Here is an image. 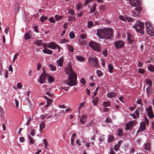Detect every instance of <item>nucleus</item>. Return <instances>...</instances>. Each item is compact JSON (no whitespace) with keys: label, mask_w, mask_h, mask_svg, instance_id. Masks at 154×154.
Returning <instances> with one entry per match:
<instances>
[{"label":"nucleus","mask_w":154,"mask_h":154,"mask_svg":"<svg viewBox=\"0 0 154 154\" xmlns=\"http://www.w3.org/2000/svg\"><path fill=\"white\" fill-rule=\"evenodd\" d=\"M85 105V103L84 102H82L79 105V112H80L79 109L82 107L84 106Z\"/></svg>","instance_id":"obj_59"},{"label":"nucleus","mask_w":154,"mask_h":154,"mask_svg":"<svg viewBox=\"0 0 154 154\" xmlns=\"http://www.w3.org/2000/svg\"><path fill=\"white\" fill-rule=\"evenodd\" d=\"M127 34L128 40V41L129 44L132 45L134 42V41L133 38V36L129 32H128Z\"/></svg>","instance_id":"obj_7"},{"label":"nucleus","mask_w":154,"mask_h":154,"mask_svg":"<svg viewBox=\"0 0 154 154\" xmlns=\"http://www.w3.org/2000/svg\"><path fill=\"white\" fill-rule=\"evenodd\" d=\"M27 121L26 124V125H28V124L30 122L31 120L30 116L28 117L27 118Z\"/></svg>","instance_id":"obj_57"},{"label":"nucleus","mask_w":154,"mask_h":154,"mask_svg":"<svg viewBox=\"0 0 154 154\" xmlns=\"http://www.w3.org/2000/svg\"><path fill=\"white\" fill-rule=\"evenodd\" d=\"M89 63L95 67L97 66L98 65V61L97 58L94 56H91L88 58Z\"/></svg>","instance_id":"obj_5"},{"label":"nucleus","mask_w":154,"mask_h":154,"mask_svg":"<svg viewBox=\"0 0 154 154\" xmlns=\"http://www.w3.org/2000/svg\"><path fill=\"white\" fill-rule=\"evenodd\" d=\"M64 59L63 57H61L58 60L56 63L58 66H60L62 67L63 66V62Z\"/></svg>","instance_id":"obj_13"},{"label":"nucleus","mask_w":154,"mask_h":154,"mask_svg":"<svg viewBox=\"0 0 154 154\" xmlns=\"http://www.w3.org/2000/svg\"><path fill=\"white\" fill-rule=\"evenodd\" d=\"M122 142L123 141L122 140H120L118 142V144L117 145L116 144V151L118 149L119 147H120Z\"/></svg>","instance_id":"obj_39"},{"label":"nucleus","mask_w":154,"mask_h":154,"mask_svg":"<svg viewBox=\"0 0 154 154\" xmlns=\"http://www.w3.org/2000/svg\"><path fill=\"white\" fill-rule=\"evenodd\" d=\"M43 52L45 54H51L52 53V51L46 48H45L43 50Z\"/></svg>","instance_id":"obj_16"},{"label":"nucleus","mask_w":154,"mask_h":154,"mask_svg":"<svg viewBox=\"0 0 154 154\" xmlns=\"http://www.w3.org/2000/svg\"><path fill=\"white\" fill-rule=\"evenodd\" d=\"M89 46L97 52H100L101 51V48L99 45L91 41L89 43Z\"/></svg>","instance_id":"obj_4"},{"label":"nucleus","mask_w":154,"mask_h":154,"mask_svg":"<svg viewBox=\"0 0 154 154\" xmlns=\"http://www.w3.org/2000/svg\"><path fill=\"white\" fill-rule=\"evenodd\" d=\"M148 70L152 72H154V66L152 65H149L148 67Z\"/></svg>","instance_id":"obj_27"},{"label":"nucleus","mask_w":154,"mask_h":154,"mask_svg":"<svg viewBox=\"0 0 154 154\" xmlns=\"http://www.w3.org/2000/svg\"><path fill=\"white\" fill-rule=\"evenodd\" d=\"M82 6V5L81 3H79L76 5V8L78 10L80 9Z\"/></svg>","instance_id":"obj_53"},{"label":"nucleus","mask_w":154,"mask_h":154,"mask_svg":"<svg viewBox=\"0 0 154 154\" xmlns=\"http://www.w3.org/2000/svg\"><path fill=\"white\" fill-rule=\"evenodd\" d=\"M132 28H134L137 32H140L141 35L144 34V31L143 30L144 28V24L143 22H140L139 23L133 26Z\"/></svg>","instance_id":"obj_3"},{"label":"nucleus","mask_w":154,"mask_h":154,"mask_svg":"<svg viewBox=\"0 0 154 154\" xmlns=\"http://www.w3.org/2000/svg\"><path fill=\"white\" fill-rule=\"evenodd\" d=\"M123 130L121 129H119L117 131V134L119 137H121L122 134Z\"/></svg>","instance_id":"obj_20"},{"label":"nucleus","mask_w":154,"mask_h":154,"mask_svg":"<svg viewBox=\"0 0 154 154\" xmlns=\"http://www.w3.org/2000/svg\"><path fill=\"white\" fill-rule=\"evenodd\" d=\"M114 139V137L112 135H110L108 138V142H111Z\"/></svg>","instance_id":"obj_41"},{"label":"nucleus","mask_w":154,"mask_h":154,"mask_svg":"<svg viewBox=\"0 0 154 154\" xmlns=\"http://www.w3.org/2000/svg\"><path fill=\"white\" fill-rule=\"evenodd\" d=\"M4 115L3 110L2 107L0 106V117L2 118Z\"/></svg>","instance_id":"obj_44"},{"label":"nucleus","mask_w":154,"mask_h":154,"mask_svg":"<svg viewBox=\"0 0 154 154\" xmlns=\"http://www.w3.org/2000/svg\"><path fill=\"white\" fill-rule=\"evenodd\" d=\"M47 19L48 17H45L42 16L40 18V20L42 22H43L45 20H47Z\"/></svg>","instance_id":"obj_47"},{"label":"nucleus","mask_w":154,"mask_h":154,"mask_svg":"<svg viewBox=\"0 0 154 154\" xmlns=\"http://www.w3.org/2000/svg\"><path fill=\"white\" fill-rule=\"evenodd\" d=\"M148 34L151 36L154 35V28L152 27H150L148 29L146 30Z\"/></svg>","instance_id":"obj_11"},{"label":"nucleus","mask_w":154,"mask_h":154,"mask_svg":"<svg viewBox=\"0 0 154 154\" xmlns=\"http://www.w3.org/2000/svg\"><path fill=\"white\" fill-rule=\"evenodd\" d=\"M35 130L34 129H31V130L30 134L32 136H34L35 134Z\"/></svg>","instance_id":"obj_61"},{"label":"nucleus","mask_w":154,"mask_h":154,"mask_svg":"<svg viewBox=\"0 0 154 154\" xmlns=\"http://www.w3.org/2000/svg\"><path fill=\"white\" fill-rule=\"evenodd\" d=\"M47 78L48 79L49 83L50 84H51V82L54 81V79L53 77L52 76H50L49 75V76H48Z\"/></svg>","instance_id":"obj_26"},{"label":"nucleus","mask_w":154,"mask_h":154,"mask_svg":"<svg viewBox=\"0 0 154 154\" xmlns=\"http://www.w3.org/2000/svg\"><path fill=\"white\" fill-rule=\"evenodd\" d=\"M69 14H70L72 15H74V14H75V12L74 11H73L72 9H70L69 10Z\"/></svg>","instance_id":"obj_60"},{"label":"nucleus","mask_w":154,"mask_h":154,"mask_svg":"<svg viewBox=\"0 0 154 154\" xmlns=\"http://www.w3.org/2000/svg\"><path fill=\"white\" fill-rule=\"evenodd\" d=\"M42 75V77L44 78V79L45 80L47 78H48L49 75L48 73H45L44 72H43V73L41 75Z\"/></svg>","instance_id":"obj_30"},{"label":"nucleus","mask_w":154,"mask_h":154,"mask_svg":"<svg viewBox=\"0 0 154 154\" xmlns=\"http://www.w3.org/2000/svg\"><path fill=\"white\" fill-rule=\"evenodd\" d=\"M124 45V43L123 41H119L116 42V49L123 47Z\"/></svg>","instance_id":"obj_9"},{"label":"nucleus","mask_w":154,"mask_h":154,"mask_svg":"<svg viewBox=\"0 0 154 154\" xmlns=\"http://www.w3.org/2000/svg\"><path fill=\"white\" fill-rule=\"evenodd\" d=\"M69 36L70 38L73 39L75 37V35L73 31H71L69 33Z\"/></svg>","instance_id":"obj_37"},{"label":"nucleus","mask_w":154,"mask_h":154,"mask_svg":"<svg viewBox=\"0 0 154 154\" xmlns=\"http://www.w3.org/2000/svg\"><path fill=\"white\" fill-rule=\"evenodd\" d=\"M113 66L112 65L110 64H109L108 66V69L110 73H112V70L113 69Z\"/></svg>","instance_id":"obj_34"},{"label":"nucleus","mask_w":154,"mask_h":154,"mask_svg":"<svg viewBox=\"0 0 154 154\" xmlns=\"http://www.w3.org/2000/svg\"><path fill=\"white\" fill-rule=\"evenodd\" d=\"M146 93L147 95H149L152 93V91L150 90L149 88L147 87L146 89Z\"/></svg>","instance_id":"obj_40"},{"label":"nucleus","mask_w":154,"mask_h":154,"mask_svg":"<svg viewBox=\"0 0 154 154\" xmlns=\"http://www.w3.org/2000/svg\"><path fill=\"white\" fill-rule=\"evenodd\" d=\"M146 82L147 84L149 85V86L150 87L152 86V82L151 80L150 79H148L146 80Z\"/></svg>","instance_id":"obj_35"},{"label":"nucleus","mask_w":154,"mask_h":154,"mask_svg":"<svg viewBox=\"0 0 154 154\" xmlns=\"http://www.w3.org/2000/svg\"><path fill=\"white\" fill-rule=\"evenodd\" d=\"M116 93L114 92H108L107 94V96L110 98L115 97Z\"/></svg>","instance_id":"obj_17"},{"label":"nucleus","mask_w":154,"mask_h":154,"mask_svg":"<svg viewBox=\"0 0 154 154\" xmlns=\"http://www.w3.org/2000/svg\"><path fill=\"white\" fill-rule=\"evenodd\" d=\"M145 147L144 148L145 149L147 150H149L150 149V144L149 143L145 144H144Z\"/></svg>","instance_id":"obj_21"},{"label":"nucleus","mask_w":154,"mask_h":154,"mask_svg":"<svg viewBox=\"0 0 154 154\" xmlns=\"http://www.w3.org/2000/svg\"><path fill=\"white\" fill-rule=\"evenodd\" d=\"M87 116L86 115H83L82 116L80 120V122L82 124L84 123L85 121Z\"/></svg>","instance_id":"obj_18"},{"label":"nucleus","mask_w":154,"mask_h":154,"mask_svg":"<svg viewBox=\"0 0 154 154\" xmlns=\"http://www.w3.org/2000/svg\"><path fill=\"white\" fill-rule=\"evenodd\" d=\"M66 42H68V41L66 39H63L61 40L60 41V42L61 44H64Z\"/></svg>","instance_id":"obj_51"},{"label":"nucleus","mask_w":154,"mask_h":154,"mask_svg":"<svg viewBox=\"0 0 154 154\" xmlns=\"http://www.w3.org/2000/svg\"><path fill=\"white\" fill-rule=\"evenodd\" d=\"M19 55L18 53H17L15 54L14 55L13 59V62H14L17 58V57Z\"/></svg>","instance_id":"obj_63"},{"label":"nucleus","mask_w":154,"mask_h":154,"mask_svg":"<svg viewBox=\"0 0 154 154\" xmlns=\"http://www.w3.org/2000/svg\"><path fill=\"white\" fill-rule=\"evenodd\" d=\"M75 58L79 62H84L85 60V58L82 56H76Z\"/></svg>","instance_id":"obj_15"},{"label":"nucleus","mask_w":154,"mask_h":154,"mask_svg":"<svg viewBox=\"0 0 154 154\" xmlns=\"http://www.w3.org/2000/svg\"><path fill=\"white\" fill-rule=\"evenodd\" d=\"M42 75H40V77H39V82L41 83V84H43L45 82V79L44 78H43L42 77Z\"/></svg>","instance_id":"obj_43"},{"label":"nucleus","mask_w":154,"mask_h":154,"mask_svg":"<svg viewBox=\"0 0 154 154\" xmlns=\"http://www.w3.org/2000/svg\"><path fill=\"white\" fill-rule=\"evenodd\" d=\"M133 122L132 121H130L128 123H126L125 125L126 129L125 130H130L132 128V125Z\"/></svg>","instance_id":"obj_12"},{"label":"nucleus","mask_w":154,"mask_h":154,"mask_svg":"<svg viewBox=\"0 0 154 154\" xmlns=\"http://www.w3.org/2000/svg\"><path fill=\"white\" fill-rule=\"evenodd\" d=\"M57 45L54 42L49 43L48 45V47L49 48L56 49L57 48Z\"/></svg>","instance_id":"obj_10"},{"label":"nucleus","mask_w":154,"mask_h":154,"mask_svg":"<svg viewBox=\"0 0 154 154\" xmlns=\"http://www.w3.org/2000/svg\"><path fill=\"white\" fill-rule=\"evenodd\" d=\"M135 10L139 13L140 11H141L142 8L140 7H137L135 8Z\"/></svg>","instance_id":"obj_52"},{"label":"nucleus","mask_w":154,"mask_h":154,"mask_svg":"<svg viewBox=\"0 0 154 154\" xmlns=\"http://www.w3.org/2000/svg\"><path fill=\"white\" fill-rule=\"evenodd\" d=\"M107 50L105 49L102 52V54L105 57L107 56Z\"/></svg>","instance_id":"obj_56"},{"label":"nucleus","mask_w":154,"mask_h":154,"mask_svg":"<svg viewBox=\"0 0 154 154\" xmlns=\"http://www.w3.org/2000/svg\"><path fill=\"white\" fill-rule=\"evenodd\" d=\"M93 26V23L91 21H89L88 23V28H90Z\"/></svg>","instance_id":"obj_46"},{"label":"nucleus","mask_w":154,"mask_h":154,"mask_svg":"<svg viewBox=\"0 0 154 154\" xmlns=\"http://www.w3.org/2000/svg\"><path fill=\"white\" fill-rule=\"evenodd\" d=\"M110 103L108 101H105L103 103V105L104 106H110Z\"/></svg>","instance_id":"obj_49"},{"label":"nucleus","mask_w":154,"mask_h":154,"mask_svg":"<svg viewBox=\"0 0 154 154\" xmlns=\"http://www.w3.org/2000/svg\"><path fill=\"white\" fill-rule=\"evenodd\" d=\"M63 17V16H59V15H56L55 16V19L57 21H59Z\"/></svg>","instance_id":"obj_31"},{"label":"nucleus","mask_w":154,"mask_h":154,"mask_svg":"<svg viewBox=\"0 0 154 154\" xmlns=\"http://www.w3.org/2000/svg\"><path fill=\"white\" fill-rule=\"evenodd\" d=\"M146 30L148 29L150 27H152L151 25V23L150 22L148 21L146 23Z\"/></svg>","instance_id":"obj_29"},{"label":"nucleus","mask_w":154,"mask_h":154,"mask_svg":"<svg viewBox=\"0 0 154 154\" xmlns=\"http://www.w3.org/2000/svg\"><path fill=\"white\" fill-rule=\"evenodd\" d=\"M145 128L146 124L145 122H141L140 124V126L139 128L141 130V131H143L145 130Z\"/></svg>","instance_id":"obj_14"},{"label":"nucleus","mask_w":154,"mask_h":154,"mask_svg":"<svg viewBox=\"0 0 154 154\" xmlns=\"http://www.w3.org/2000/svg\"><path fill=\"white\" fill-rule=\"evenodd\" d=\"M35 43L38 46H41L42 44V42L41 40H37L35 42Z\"/></svg>","instance_id":"obj_25"},{"label":"nucleus","mask_w":154,"mask_h":154,"mask_svg":"<svg viewBox=\"0 0 154 154\" xmlns=\"http://www.w3.org/2000/svg\"><path fill=\"white\" fill-rule=\"evenodd\" d=\"M97 35L100 38L109 39L113 36V30L109 28L98 29Z\"/></svg>","instance_id":"obj_2"},{"label":"nucleus","mask_w":154,"mask_h":154,"mask_svg":"<svg viewBox=\"0 0 154 154\" xmlns=\"http://www.w3.org/2000/svg\"><path fill=\"white\" fill-rule=\"evenodd\" d=\"M65 72L68 75L69 81L64 82V83L70 86L76 85L77 83V75L73 71L71 66L69 63L65 69Z\"/></svg>","instance_id":"obj_1"},{"label":"nucleus","mask_w":154,"mask_h":154,"mask_svg":"<svg viewBox=\"0 0 154 154\" xmlns=\"http://www.w3.org/2000/svg\"><path fill=\"white\" fill-rule=\"evenodd\" d=\"M138 72L141 74H143L145 72V70L141 68H139L138 69Z\"/></svg>","instance_id":"obj_55"},{"label":"nucleus","mask_w":154,"mask_h":154,"mask_svg":"<svg viewBox=\"0 0 154 154\" xmlns=\"http://www.w3.org/2000/svg\"><path fill=\"white\" fill-rule=\"evenodd\" d=\"M97 73L99 76H100L102 75L103 73L100 70H98L97 72Z\"/></svg>","instance_id":"obj_58"},{"label":"nucleus","mask_w":154,"mask_h":154,"mask_svg":"<svg viewBox=\"0 0 154 154\" xmlns=\"http://www.w3.org/2000/svg\"><path fill=\"white\" fill-rule=\"evenodd\" d=\"M84 12V11H81L80 12L78 13L77 16L78 17H81L82 15V14H83Z\"/></svg>","instance_id":"obj_62"},{"label":"nucleus","mask_w":154,"mask_h":154,"mask_svg":"<svg viewBox=\"0 0 154 154\" xmlns=\"http://www.w3.org/2000/svg\"><path fill=\"white\" fill-rule=\"evenodd\" d=\"M100 12H103L105 11V8L103 5H102L100 7Z\"/></svg>","instance_id":"obj_54"},{"label":"nucleus","mask_w":154,"mask_h":154,"mask_svg":"<svg viewBox=\"0 0 154 154\" xmlns=\"http://www.w3.org/2000/svg\"><path fill=\"white\" fill-rule=\"evenodd\" d=\"M119 18L122 20V21H126L127 20V17H124V16L120 15L119 17Z\"/></svg>","instance_id":"obj_38"},{"label":"nucleus","mask_w":154,"mask_h":154,"mask_svg":"<svg viewBox=\"0 0 154 154\" xmlns=\"http://www.w3.org/2000/svg\"><path fill=\"white\" fill-rule=\"evenodd\" d=\"M53 102V100L51 99H49L47 100V104L45 106V107H47L49 106H50L51 104Z\"/></svg>","instance_id":"obj_23"},{"label":"nucleus","mask_w":154,"mask_h":154,"mask_svg":"<svg viewBox=\"0 0 154 154\" xmlns=\"http://www.w3.org/2000/svg\"><path fill=\"white\" fill-rule=\"evenodd\" d=\"M98 102V98L97 97H96L94 98L93 99V103L94 105H96Z\"/></svg>","instance_id":"obj_22"},{"label":"nucleus","mask_w":154,"mask_h":154,"mask_svg":"<svg viewBox=\"0 0 154 154\" xmlns=\"http://www.w3.org/2000/svg\"><path fill=\"white\" fill-rule=\"evenodd\" d=\"M129 2L131 5L134 7L140 5L139 0H129Z\"/></svg>","instance_id":"obj_8"},{"label":"nucleus","mask_w":154,"mask_h":154,"mask_svg":"<svg viewBox=\"0 0 154 154\" xmlns=\"http://www.w3.org/2000/svg\"><path fill=\"white\" fill-rule=\"evenodd\" d=\"M49 21H50L51 23H55L54 19L52 17H50V18L49 19Z\"/></svg>","instance_id":"obj_64"},{"label":"nucleus","mask_w":154,"mask_h":154,"mask_svg":"<svg viewBox=\"0 0 154 154\" xmlns=\"http://www.w3.org/2000/svg\"><path fill=\"white\" fill-rule=\"evenodd\" d=\"M96 3H94L93 4L90 9V12L91 13H92L93 12L96 10Z\"/></svg>","instance_id":"obj_19"},{"label":"nucleus","mask_w":154,"mask_h":154,"mask_svg":"<svg viewBox=\"0 0 154 154\" xmlns=\"http://www.w3.org/2000/svg\"><path fill=\"white\" fill-rule=\"evenodd\" d=\"M68 20L70 21H74L75 20V17L72 16H68Z\"/></svg>","instance_id":"obj_45"},{"label":"nucleus","mask_w":154,"mask_h":154,"mask_svg":"<svg viewBox=\"0 0 154 154\" xmlns=\"http://www.w3.org/2000/svg\"><path fill=\"white\" fill-rule=\"evenodd\" d=\"M45 127V123L44 122H41L40 125V131L42 130Z\"/></svg>","instance_id":"obj_28"},{"label":"nucleus","mask_w":154,"mask_h":154,"mask_svg":"<svg viewBox=\"0 0 154 154\" xmlns=\"http://www.w3.org/2000/svg\"><path fill=\"white\" fill-rule=\"evenodd\" d=\"M127 20L129 22H133L134 21V19L130 17H127Z\"/></svg>","instance_id":"obj_42"},{"label":"nucleus","mask_w":154,"mask_h":154,"mask_svg":"<svg viewBox=\"0 0 154 154\" xmlns=\"http://www.w3.org/2000/svg\"><path fill=\"white\" fill-rule=\"evenodd\" d=\"M19 6L18 4H16L14 10V12L15 14H17L19 11Z\"/></svg>","instance_id":"obj_36"},{"label":"nucleus","mask_w":154,"mask_h":154,"mask_svg":"<svg viewBox=\"0 0 154 154\" xmlns=\"http://www.w3.org/2000/svg\"><path fill=\"white\" fill-rule=\"evenodd\" d=\"M29 139L30 140V143L31 144H33L34 143L35 141L34 140L32 139V138H31L30 135L29 134L28 135Z\"/></svg>","instance_id":"obj_48"},{"label":"nucleus","mask_w":154,"mask_h":154,"mask_svg":"<svg viewBox=\"0 0 154 154\" xmlns=\"http://www.w3.org/2000/svg\"><path fill=\"white\" fill-rule=\"evenodd\" d=\"M146 111L149 118H154V115L152 110V107L151 106H149L148 108L146 109Z\"/></svg>","instance_id":"obj_6"},{"label":"nucleus","mask_w":154,"mask_h":154,"mask_svg":"<svg viewBox=\"0 0 154 154\" xmlns=\"http://www.w3.org/2000/svg\"><path fill=\"white\" fill-rule=\"evenodd\" d=\"M43 141L44 142V145H45V148L47 149V146L48 145V142L47 141V140L45 139H44L43 140Z\"/></svg>","instance_id":"obj_50"},{"label":"nucleus","mask_w":154,"mask_h":154,"mask_svg":"<svg viewBox=\"0 0 154 154\" xmlns=\"http://www.w3.org/2000/svg\"><path fill=\"white\" fill-rule=\"evenodd\" d=\"M49 67L50 68L51 70L52 71H55L56 70V67L53 64H49Z\"/></svg>","instance_id":"obj_24"},{"label":"nucleus","mask_w":154,"mask_h":154,"mask_svg":"<svg viewBox=\"0 0 154 154\" xmlns=\"http://www.w3.org/2000/svg\"><path fill=\"white\" fill-rule=\"evenodd\" d=\"M68 47V50L70 51L71 52H72L74 51V49L73 47L69 45H67Z\"/></svg>","instance_id":"obj_33"},{"label":"nucleus","mask_w":154,"mask_h":154,"mask_svg":"<svg viewBox=\"0 0 154 154\" xmlns=\"http://www.w3.org/2000/svg\"><path fill=\"white\" fill-rule=\"evenodd\" d=\"M25 39V40H27L29 39L30 38V36L29 33L27 32L24 35Z\"/></svg>","instance_id":"obj_32"}]
</instances>
